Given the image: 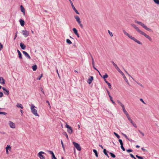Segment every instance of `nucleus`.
Returning <instances> with one entry per match:
<instances>
[{"label":"nucleus","mask_w":159,"mask_h":159,"mask_svg":"<svg viewBox=\"0 0 159 159\" xmlns=\"http://www.w3.org/2000/svg\"><path fill=\"white\" fill-rule=\"evenodd\" d=\"M123 32L124 34L128 37L130 39L133 40L135 42H136L137 43L141 45L142 44V43H141L140 41L134 37H133L132 35L129 34V33H127L126 31L124 30H123Z\"/></svg>","instance_id":"1"},{"label":"nucleus","mask_w":159,"mask_h":159,"mask_svg":"<svg viewBox=\"0 0 159 159\" xmlns=\"http://www.w3.org/2000/svg\"><path fill=\"white\" fill-rule=\"evenodd\" d=\"M123 32L124 34L128 37L130 39L133 40L135 42H136L137 43L141 45L142 44V43H141L140 41L134 37H133L132 35L129 34V33H127L126 31L124 30H123Z\"/></svg>","instance_id":"2"},{"label":"nucleus","mask_w":159,"mask_h":159,"mask_svg":"<svg viewBox=\"0 0 159 159\" xmlns=\"http://www.w3.org/2000/svg\"><path fill=\"white\" fill-rule=\"evenodd\" d=\"M35 108H36V107L34 105L32 104L31 105L30 109L32 113L36 116H39V115L37 111Z\"/></svg>","instance_id":"3"},{"label":"nucleus","mask_w":159,"mask_h":159,"mask_svg":"<svg viewBox=\"0 0 159 159\" xmlns=\"http://www.w3.org/2000/svg\"><path fill=\"white\" fill-rule=\"evenodd\" d=\"M66 127L67 128V132L70 134H72L73 132V129H72V128L69 125H68L66 123Z\"/></svg>","instance_id":"4"},{"label":"nucleus","mask_w":159,"mask_h":159,"mask_svg":"<svg viewBox=\"0 0 159 159\" xmlns=\"http://www.w3.org/2000/svg\"><path fill=\"white\" fill-rule=\"evenodd\" d=\"M8 124L9 127L12 129H15L16 126L14 123L11 121H9L8 122Z\"/></svg>","instance_id":"5"},{"label":"nucleus","mask_w":159,"mask_h":159,"mask_svg":"<svg viewBox=\"0 0 159 159\" xmlns=\"http://www.w3.org/2000/svg\"><path fill=\"white\" fill-rule=\"evenodd\" d=\"M45 153L44 152L41 151L38 154L39 157L40 159H45V157L43 155V154H44Z\"/></svg>","instance_id":"6"},{"label":"nucleus","mask_w":159,"mask_h":159,"mask_svg":"<svg viewBox=\"0 0 159 159\" xmlns=\"http://www.w3.org/2000/svg\"><path fill=\"white\" fill-rule=\"evenodd\" d=\"M73 143L78 150L80 151L81 150V148L78 143L75 142H73Z\"/></svg>","instance_id":"7"},{"label":"nucleus","mask_w":159,"mask_h":159,"mask_svg":"<svg viewBox=\"0 0 159 159\" xmlns=\"http://www.w3.org/2000/svg\"><path fill=\"white\" fill-rule=\"evenodd\" d=\"M6 153L7 154L9 153V151H11V148L9 145H7L5 148Z\"/></svg>","instance_id":"8"},{"label":"nucleus","mask_w":159,"mask_h":159,"mask_svg":"<svg viewBox=\"0 0 159 159\" xmlns=\"http://www.w3.org/2000/svg\"><path fill=\"white\" fill-rule=\"evenodd\" d=\"M117 102L118 103V104L120 105L122 107L123 111L126 110L125 109L124 105L122 103V102L120 101L117 100Z\"/></svg>","instance_id":"9"},{"label":"nucleus","mask_w":159,"mask_h":159,"mask_svg":"<svg viewBox=\"0 0 159 159\" xmlns=\"http://www.w3.org/2000/svg\"><path fill=\"white\" fill-rule=\"evenodd\" d=\"M140 25L144 29L148 31H152V30L147 27V26L142 22L141 24Z\"/></svg>","instance_id":"10"},{"label":"nucleus","mask_w":159,"mask_h":159,"mask_svg":"<svg viewBox=\"0 0 159 159\" xmlns=\"http://www.w3.org/2000/svg\"><path fill=\"white\" fill-rule=\"evenodd\" d=\"M131 25L132 26L138 33H139L141 30H140L139 29L135 24H131Z\"/></svg>","instance_id":"11"},{"label":"nucleus","mask_w":159,"mask_h":159,"mask_svg":"<svg viewBox=\"0 0 159 159\" xmlns=\"http://www.w3.org/2000/svg\"><path fill=\"white\" fill-rule=\"evenodd\" d=\"M22 32L23 33V35L25 37H27L29 35V32L27 30H22Z\"/></svg>","instance_id":"12"},{"label":"nucleus","mask_w":159,"mask_h":159,"mask_svg":"<svg viewBox=\"0 0 159 159\" xmlns=\"http://www.w3.org/2000/svg\"><path fill=\"white\" fill-rule=\"evenodd\" d=\"M22 52L24 55L25 56V57L27 58L28 59H31V57L25 51H23Z\"/></svg>","instance_id":"13"},{"label":"nucleus","mask_w":159,"mask_h":159,"mask_svg":"<svg viewBox=\"0 0 159 159\" xmlns=\"http://www.w3.org/2000/svg\"><path fill=\"white\" fill-rule=\"evenodd\" d=\"M72 30L74 33L77 35L78 37H79V34L78 32V31L76 30V29L75 28H73L72 29Z\"/></svg>","instance_id":"14"},{"label":"nucleus","mask_w":159,"mask_h":159,"mask_svg":"<svg viewBox=\"0 0 159 159\" xmlns=\"http://www.w3.org/2000/svg\"><path fill=\"white\" fill-rule=\"evenodd\" d=\"M121 74L123 76V77L125 80V81L127 83V84L129 85V83L128 82V81L126 77L125 76L124 74L123 73V72L122 73H121Z\"/></svg>","instance_id":"15"},{"label":"nucleus","mask_w":159,"mask_h":159,"mask_svg":"<svg viewBox=\"0 0 159 159\" xmlns=\"http://www.w3.org/2000/svg\"><path fill=\"white\" fill-rule=\"evenodd\" d=\"M2 89L4 91V93L5 94L8 95L9 94V91L6 89L4 87H2Z\"/></svg>","instance_id":"16"},{"label":"nucleus","mask_w":159,"mask_h":159,"mask_svg":"<svg viewBox=\"0 0 159 159\" xmlns=\"http://www.w3.org/2000/svg\"><path fill=\"white\" fill-rule=\"evenodd\" d=\"M74 17L78 23H80L81 21L79 16H75Z\"/></svg>","instance_id":"17"},{"label":"nucleus","mask_w":159,"mask_h":159,"mask_svg":"<svg viewBox=\"0 0 159 159\" xmlns=\"http://www.w3.org/2000/svg\"><path fill=\"white\" fill-rule=\"evenodd\" d=\"M20 45L22 49L24 50L26 48V46L22 43H20Z\"/></svg>","instance_id":"18"},{"label":"nucleus","mask_w":159,"mask_h":159,"mask_svg":"<svg viewBox=\"0 0 159 159\" xmlns=\"http://www.w3.org/2000/svg\"><path fill=\"white\" fill-rule=\"evenodd\" d=\"M93 80V77L92 76H91L90 77V78L88 79V83L89 84H90Z\"/></svg>","instance_id":"19"},{"label":"nucleus","mask_w":159,"mask_h":159,"mask_svg":"<svg viewBox=\"0 0 159 159\" xmlns=\"http://www.w3.org/2000/svg\"><path fill=\"white\" fill-rule=\"evenodd\" d=\"M139 33L141 34L144 35L146 38V37L148 35L146 33H145L144 32L141 31V30L139 31Z\"/></svg>","instance_id":"20"},{"label":"nucleus","mask_w":159,"mask_h":159,"mask_svg":"<svg viewBox=\"0 0 159 159\" xmlns=\"http://www.w3.org/2000/svg\"><path fill=\"white\" fill-rule=\"evenodd\" d=\"M0 83L1 84H4L5 83V80L3 78L0 77Z\"/></svg>","instance_id":"21"},{"label":"nucleus","mask_w":159,"mask_h":159,"mask_svg":"<svg viewBox=\"0 0 159 159\" xmlns=\"http://www.w3.org/2000/svg\"><path fill=\"white\" fill-rule=\"evenodd\" d=\"M19 22L21 26H23L25 24V21L23 20L20 19L19 20Z\"/></svg>","instance_id":"22"},{"label":"nucleus","mask_w":159,"mask_h":159,"mask_svg":"<svg viewBox=\"0 0 159 159\" xmlns=\"http://www.w3.org/2000/svg\"><path fill=\"white\" fill-rule=\"evenodd\" d=\"M17 52L18 54V57L20 59H22V54L20 51L18 50H17Z\"/></svg>","instance_id":"23"},{"label":"nucleus","mask_w":159,"mask_h":159,"mask_svg":"<svg viewBox=\"0 0 159 159\" xmlns=\"http://www.w3.org/2000/svg\"><path fill=\"white\" fill-rule=\"evenodd\" d=\"M20 10L21 12L23 13L24 15L25 14V9L22 5L20 6Z\"/></svg>","instance_id":"24"},{"label":"nucleus","mask_w":159,"mask_h":159,"mask_svg":"<svg viewBox=\"0 0 159 159\" xmlns=\"http://www.w3.org/2000/svg\"><path fill=\"white\" fill-rule=\"evenodd\" d=\"M16 106L19 108H20L21 109L23 108V107L22 105L20 103H18L16 105Z\"/></svg>","instance_id":"25"},{"label":"nucleus","mask_w":159,"mask_h":159,"mask_svg":"<svg viewBox=\"0 0 159 159\" xmlns=\"http://www.w3.org/2000/svg\"><path fill=\"white\" fill-rule=\"evenodd\" d=\"M131 124L135 128L137 127V125L136 123L133 121L131 123Z\"/></svg>","instance_id":"26"},{"label":"nucleus","mask_w":159,"mask_h":159,"mask_svg":"<svg viewBox=\"0 0 159 159\" xmlns=\"http://www.w3.org/2000/svg\"><path fill=\"white\" fill-rule=\"evenodd\" d=\"M72 7L73 9L75 11V12L77 14H80L78 12L77 10L75 8V7L74 6L73 7Z\"/></svg>","instance_id":"27"},{"label":"nucleus","mask_w":159,"mask_h":159,"mask_svg":"<svg viewBox=\"0 0 159 159\" xmlns=\"http://www.w3.org/2000/svg\"><path fill=\"white\" fill-rule=\"evenodd\" d=\"M103 152L107 156V157H108V158L109 157V156L108 155L107 153V151L105 149H103Z\"/></svg>","instance_id":"28"},{"label":"nucleus","mask_w":159,"mask_h":159,"mask_svg":"<svg viewBox=\"0 0 159 159\" xmlns=\"http://www.w3.org/2000/svg\"><path fill=\"white\" fill-rule=\"evenodd\" d=\"M108 77V75L107 74H106L105 75H103L102 77L105 80H106V78H107Z\"/></svg>","instance_id":"29"},{"label":"nucleus","mask_w":159,"mask_h":159,"mask_svg":"<svg viewBox=\"0 0 159 159\" xmlns=\"http://www.w3.org/2000/svg\"><path fill=\"white\" fill-rule=\"evenodd\" d=\"M37 69V66L36 65H34L32 66V69L34 71H35Z\"/></svg>","instance_id":"30"},{"label":"nucleus","mask_w":159,"mask_h":159,"mask_svg":"<svg viewBox=\"0 0 159 159\" xmlns=\"http://www.w3.org/2000/svg\"><path fill=\"white\" fill-rule=\"evenodd\" d=\"M124 114L126 115V116L127 117H128V116H129V114L126 111V110H125V111H123Z\"/></svg>","instance_id":"31"},{"label":"nucleus","mask_w":159,"mask_h":159,"mask_svg":"<svg viewBox=\"0 0 159 159\" xmlns=\"http://www.w3.org/2000/svg\"><path fill=\"white\" fill-rule=\"evenodd\" d=\"M93 152L95 153L96 156L97 157H98V155L97 151L95 149H93Z\"/></svg>","instance_id":"32"},{"label":"nucleus","mask_w":159,"mask_h":159,"mask_svg":"<svg viewBox=\"0 0 159 159\" xmlns=\"http://www.w3.org/2000/svg\"><path fill=\"white\" fill-rule=\"evenodd\" d=\"M66 42L69 44H71L72 43L71 42L69 39H67L66 40Z\"/></svg>","instance_id":"33"},{"label":"nucleus","mask_w":159,"mask_h":159,"mask_svg":"<svg viewBox=\"0 0 159 159\" xmlns=\"http://www.w3.org/2000/svg\"><path fill=\"white\" fill-rule=\"evenodd\" d=\"M127 118L128 119V120L129 121L130 123H131V122L133 121V120L131 118L130 116Z\"/></svg>","instance_id":"34"},{"label":"nucleus","mask_w":159,"mask_h":159,"mask_svg":"<svg viewBox=\"0 0 159 159\" xmlns=\"http://www.w3.org/2000/svg\"><path fill=\"white\" fill-rule=\"evenodd\" d=\"M134 22L135 23L137 24H138V25H141V24L142 23V22H140V21H137L136 20H135L134 21Z\"/></svg>","instance_id":"35"},{"label":"nucleus","mask_w":159,"mask_h":159,"mask_svg":"<svg viewBox=\"0 0 159 159\" xmlns=\"http://www.w3.org/2000/svg\"><path fill=\"white\" fill-rule=\"evenodd\" d=\"M154 2L157 5H159V0H153Z\"/></svg>","instance_id":"36"},{"label":"nucleus","mask_w":159,"mask_h":159,"mask_svg":"<svg viewBox=\"0 0 159 159\" xmlns=\"http://www.w3.org/2000/svg\"><path fill=\"white\" fill-rule=\"evenodd\" d=\"M110 154L111 155V156L112 157H113V158H115V157H116V156L113 153L110 152Z\"/></svg>","instance_id":"37"},{"label":"nucleus","mask_w":159,"mask_h":159,"mask_svg":"<svg viewBox=\"0 0 159 159\" xmlns=\"http://www.w3.org/2000/svg\"><path fill=\"white\" fill-rule=\"evenodd\" d=\"M117 70V71L121 74V73H122L123 72L120 70V68L118 67L116 69Z\"/></svg>","instance_id":"38"},{"label":"nucleus","mask_w":159,"mask_h":159,"mask_svg":"<svg viewBox=\"0 0 159 159\" xmlns=\"http://www.w3.org/2000/svg\"><path fill=\"white\" fill-rule=\"evenodd\" d=\"M114 134L117 137V138L119 139L120 138V136L118 134H116V132H114Z\"/></svg>","instance_id":"39"},{"label":"nucleus","mask_w":159,"mask_h":159,"mask_svg":"<svg viewBox=\"0 0 159 159\" xmlns=\"http://www.w3.org/2000/svg\"><path fill=\"white\" fill-rule=\"evenodd\" d=\"M63 134L65 136H66V138H67V139H69L68 136L67 134L66 133V132H64L63 133Z\"/></svg>","instance_id":"40"},{"label":"nucleus","mask_w":159,"mask_h":159,"mask_svg":"<svg viewBox=\"0 0 159 159\" xmlns=\"http://www.w3.org/2000/svg\"><path fill=\"white\" fill-rule=\"evenodd\" d=\"M91 57L92 58V65H94V59H93L92 56L91 55Z\"/></svg>","instance_id":"41"},{"label":"nucleus","mask_w":159,"mask_h":159,"mask_svg":"<svg viewBox=\"0 0 159 159\" xmlns=\"http://www.w3.org/2000/svg\"><path fill=\"white\" fill-rule=\"evenodd\" d=\"M48 152L49 153L51 154L52 155V156H53V155H54V153H53V152L51 151H48Z\"/></svg>","instance_id":"42"},{"label":"nucleus","mask_w":159,"mask_h":159,"mask_svg":"<svg viewBox=\"0 0 159 159\" xmlns=\"http://www.w3.org/2000/svg\"><path fill=\"white\" fill-rule=\"evenodd\" d=\"M48 152L49 153L51 154L52 155V156H53V155H54V153H53V152L51 151H48Z\"/></svg>","instance_id":"43"},{"label":"nucleus","mask_w":159,"mask_h":159,"mask_svg":"<svg viewBox=\"0 0 159 159\" xmlns=\"http://www.w3.org/2000/svg\"><path fill=\"white\" fill-rule=\"evenodd\" d=\"M48 152L49 153L51 154L52 155V156H53V155H54V153H53V152L51 151H48Z\"/></svg>","instance_id":"44"},{"label":"nucleus","mask_w":159,"mask_h":159,"mask_svg":"<svg viewBox=\"0 0 159 159\" xmlns=\"http://www.w3.org/2000/svg\"><path fill=\"white\" fill-rule=\"evenodd\" d=\"M146 38L148 39V40L150 41H151L152 40V39L151 37L148 35V36L146 37Z\"/></svg>","instance_id":"45"},{"label":"nucleus","mask_w":159,"mask_h":159,"mask_svg":"<svg viewBox=\"0 0 159 159\" xmlns=\"http://www.w3.org/2000/svg\"><path fill=\"white\" fill-rule=\"evenodd\" d=\"M125 71L129 76H130L134 80V79L127 72V71H126V70H125Z\"/></svg>","instance_id":"46"},{"label":"nucleus","mask_w":159,"mask_h":159,"mask_svg":"<svg viewBox=\"0 0 159 159\" xmlns=\"http://www.w3.org/2000/svg\"><path fill=\"white\" fill-rule=\"evenodd\" d=\"M61 143L62 145V148H63V149L64 150H65V148H64V145H63V142L62 141V140H61Z\"/></svg>","instance_id":"47"},{"label":"nucleus","mask_w":159,"mask_h":159,"mask_svg":"<svg viewBox=\"0 0 159 159\" xmlns=\"http://www.w3.org/2000/svg\"><path fill=\"white\" fill-rule=\"evenodd\" d=\"M119 141L120 142V145H123V143L122 141V140L121 139H119Z\"/></svg>","instance_id":"48"},{"label":"nucleus","mask_w":159,"mask_h":159,"mask_svg":"<svg viewBox=\"0 0 159 159\" xmlns=\"http://www.w3.org/2000/svg\"><path fill=\"white\" fill-rule=\"evenodd\" d=\"M138 131H139V132L142 135V136H144V134L143 132H141L140 130H139Z\"/></svg>","instance_id":"49"},{"label":"nucleus","mask_w":159,"mask_h":159,"mask_svg":"<svg viewBox=\"0 0 159 159\" xmlns=\"http://www.w3.org/2000/svg\"><path fill=\"white\" fill-rule=\"evenodd\" d=\"M42 76H43V75H42V74L40 76L37 78V79L38 80H40V79L42 77Z\"/></svg>","instance_id":"50"},{"label":"nucleus","mask_w":159,"mask_h":159,"mask_svg":"<svg viewBox=\"0 0 159 159\" xmlns=\"http://www.w3.org/2000/svg\"><path fill=\"white\" fill-rule=\"evenodd\" d=\"M7 113L4 112H0V114L6 115Z\"/></svg>","instance_id":"51"},{"label":"nucleus","mask_w":159,"mask_h":159,"mask_svg":"<svg viewBox=\"0 0 159 159\" xmlns=\"http://www.w3.org/2000/svg\"><path fill=\"white\" fill-rule=\"evenodd\" d=\"M3 48V45L0 43V51Z\"/></svg>","instance_id":"52"},{"label":"nucleus","mask_w":159,"mask_h":159,"mask_svg":"<svg viewBox=\"0 0 159 159\" xmlns=\"http://www.w3.org/2000/svg\"><path fill=\"white\" fill-rule=\"evenodd\" d=\"M120 147H121V148L122 149V150L123 151H125V149L124 148V147H123V145H121Z\"/></svg>","instance_id":"53"},{"label":"nucleus","mask_w":159,"mask_h":159,"mask_svg":"<svg viewBox=\"0 0 159 159\" xmlns=\"http://www.w3.org/2000/svg\"><path fill=\"white\" fill-rule=\"evenodd\" d=\"M17 32H16V33L15 34V37L14 38V39H16V38L17 36Z\"/></svg>","instance_id":"54"},{"label":"nucleus","mask_w":159,"mask_h":159,"mask_svg":"<svg viewBox=\"0 0 159 159\" xmlns=\"http://www.w3.org/2000/svg\"><path fill=\"white\" fill-rule=\"evenodd\" d=\"M126 151L128 152H132L133 150L132 149H129L127 150Z\"/></svg>","instance_id":"55"},{"label":"nucleus","mask_w":159,"mask_h":159,"mask_svg":"<svg viewBox=\"0 0 159 159\" xmlns=\"http://www.w3.org/2000/svg\"><path fill=\"white\" fill-rule=\"evenodd\" d=\"M46 102L48 103V104L50 108H51V106H50V103H49V101H46Z\"/></svg>","instance_id":"56"},{"label":"nucleus","mask_w":159,"mask_h":159,"mask_svg":"<svg viewBox=\"0 0 159 159\" xmlns=\"http://www.w3.org/2000/svg\"><path fill=\"white\" fill-rule=\"evenodd\" d=\"M3 96V93L2 92H0V98L2 97Z\"/></svg>","instance_id":"57"},{"label":"nucleus","mask_w":159,"mask_h":159,"mask_svg":"<svg viewBox=\"0 0 159 159\" xmlns=\"http://www.w3.org/2000/svg\"><path fill=\"white\" fill-rule=\"evenodd\" d=\"M107 85H108V86H109V88L110 89H111V84L110 83H109V84H108Z\"/></svg>","instance_id":"58"},{"label":"nucleus","mask_w":159,"mask_h":159,"mask_svg":"<svg viewBox=\"0 0 159 159\" xmlns=\"http://www.w3.org/2000/svg\"><path fill=\"white\" fill-rule=\"evenodd\" d=\"M140 100L143 103L145 104V102H144L143 101V99H142V98H140Z\"/></svg>","instance_id":"59"},{"label":"nucleus","mask_w":159,"mask_h":159,"mask_svg":"<svg viewBox=\"0 0 159 159\" xmlns=\"http://www.w3.org/2000/svg\"><path fill=\"white\" fill-rule=\"evenodd\" d=\"M122 134L126 139H128L127 135L125 134L122 133Z\"/></svg>","instance_id":"60"},{"label":"nucleus","mask_w":159,"mask_h":159,"mask_svg":"<svg viewBox=\"0 0 159 159\" xmlns=\"http://www.w3.org/2000/svg\"><path fill=\"white\" fill-rule=\"evenodd\" d=\"M130 155L131 157H132L134 159V158H135V157L132 154H130Z\"/></svg>","instance_id":"61"},{"label":"nucleus","mask_w":159,"mask_h":159,"mask_svg":"<svg viewBox=\"0 0 159 159\" xmlns=\"http://www.w3.org/2000/svg\"><path fill=\"white\" fill-rule=\"evenodd\" d=\"M139 85H140V86H141V87H143V88H144V86L141 84L139 83H137Z\"/></svg>","instance_id":"62"},{"label":"nucleus","mask_w":159,"mask_h":159,"mask_svg":"<svg viewBox=\"0 0 159 159\" xmlns=\"http://www.w3.org/2000/svg\"><path fill=\"white\" fill-rule=\"evenodd\" d=\"M78 24H79V25H80V26L81 27V28L83 27V25L81 23V22H80V23H78Z\"/></svg>","instance_id":"63"},{"label":"nucleus","mask_w":159,"mask_h":159,"mask_svg":"<svg viewBox=\"0 0 159 159\" xmlns=\"http://www.w3.org/2000/svg\"><path fill=\"white\" fill-rule=\"evenodd\" d=\"M56 158V157H55V155H53V156H52V159H55Z\"/></svg>","instance_id":"64"}]
</instances>
